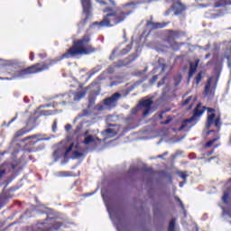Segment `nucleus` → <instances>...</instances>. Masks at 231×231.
Wrapping results in <instances>:
<instances>
[{
    "instance_id": "39448f33",
    "label": "nucleus",
    "mask_w": 231,
    "mask_h": 231,
    "mask_svg": "<svg viewBox=\"0 0 231 231\" xmlns=\"http://www.w3.org/2000/svg\"><path fill=\"white\" fill-rule=\"evenodd\" d=\"M64 226V223L55 220L53 217H47L43 222H38V228L43 231H59Z\"/></svg>"
},
{
    "instance_id": "a878e982",
    "label": "nucleus",
    "mask_w": 231,
    "mask_h": 231,
    "mask_svg": "<svg viewBox=\"0 0 231 231\" xmlns=\"http://www.w3.org/2000/svg\"><path fill=\"white\" fill-rule=\"evenodd\" d=\"M105 133L106 134H110L111 138H113V136L116 134V132L115 131V129H112V128H107L106 130H105Z\"/></svg>"
},
{
    "instance_id": "2eb2a0df",
    "label": "nucleus",
    "mask_w": 231,
    "mask_h": 231,
    "mask_svg": "<svg viewBox=\"0 0 231 231\" xmlns=\"http://www.w3.org/2000/svg\"><path fill=\"white\" fill-rule=\"evenodd\" d=\"M227 185L228 186L224 191V195L222 197V201L224 203H228V199H231V178L229 179Z\"/></svg>"
},
{
    "instance_id": "72a5a7b5",
    "label": "nucleus",
    "mask_w": 231,
    "mask_h": 231,
    "mask_svg": "<svg viewBox=\"0 0 231 231\" xmlns=\"http://www.w3.org/2000/svg\"><path fill=\"white\" fill-rule=\"evenodd\" d=\"M158 80V75L152 76V78L150 79V84H154Z\"/></svg>"
},
{
    "instance_id": "338daca9",
    "label": "nucleus",
    "mask_w": 231,
    "mask_h": 231,
    "mask_svg": "<svg viewBox=\"0 0 231 231\" xmlns=\"http://www.w3.org/2000/svg\"><path fill=\"white\" fill-rule=\"evenodd\" d=\"M42 54H39V57H42Z\"/></svg>"
},
{
    "instance_id": "f257e3e1",
    "label": "nucleus",
    "mask_w": 231,
    "mask_h": 231,
    "mask_svg": "<svg viewBox=\"0 0 231 231\" xmlns=\"http://www.w3.org/2000/svg\"><path fill=\"white\" fill-rule=\"evenodd\" d=\"M91 42V35L85 34L81 39L73 42L72 46L63 53L60 58L55 60H50L49 62L36 63L23 69L15 70L14 65H8L5 67V75L9 78H5L4 80H16V79H26L30 75H37V73H42L64 60V59H71V57H77V55H91L95 53L97 49L93 45L89 44Z\"/></svg>"
},
{
    "instance_id": "bb28decb",
    "label": "nucleus",
    "mask_w": 231,
    "mask_h": 231,
    "mask_svg": "<svg viewBox=\"0 0 231 231\" xmlns=\"http://www.w3.org/2000/svg\"><path fill=\"white\" fill-rule=\"evenodd\" d=\"M178 174L180 178H181V180H183L184 181H187V178H189L187 171H179Z\"/></svg>"
},
{
    "instance_id": "774afa93",
    "label": "nucleus",
    "mask_w": 231,
    "mask_h": 231,
    "mask_svg": "<svg viewBox=\"0 0 231 231\" xmlns=\"http://www.w3.org/2000/svg\"><path fill=\"white\" fill-rule=\"evenodd\" d=\"M214 147H217V145H214Z\"/></svg>"
},
{
    "instance_id": "69168bd1",
    "label": "nucleus",
    "mask_w": 231,
    "mask_h": 231,
    "mask_svg": "<svg viewBox=\"0 0 231 231\" xmlns=\"http://www.w3.org/2000/svg\"><path fill=\"white\" fill-rule=\"evenodd\" d=\"M158 86H162V84H161V83H158Z\"/></svg>"
},
{
    "instance_id": "9d476101",
    "label": "nucleus",
    "mask_w": 231,
    "mask_h": 231,
    "mask_svg": "<svg viewBox=\"0 0 231 231\" xmlns=\"http://www.w3.org/2000/svg\"><path fill=\"white\" fill-rule=\"evenodd\" d=\"M171 10L174 12V15H181L183 12L187 11V5L180 1H175L171 5Z\"/></svg>"
},
{
    "instance_id": "c03bdc74",
    "label": "nucleus",
    "mask_w": 231,
    "mask_h": 231,
    "mask_svg": "<svg viewBox=\"0 0 231 231\" xmlns=\"http://www.w3.org/2000/svg\"><path fill=\"white\" fill-rule=\"evenodd\" d=\"M66 131H69L71 129V125H67L65 126Z\"/></svg>"
},
{
    "instance_id": "473e14b6",
    "label": "nucleus",
    "mask_w": 231,
    "mask_h": 231,
    "mask_svg": "<svg viewBox=\"0 0 231 231\" xmlns=\"http://www.w3.org/2000/svg\"><path fill=\"white\" fill-rule=\"evenodd\" d=\"M210 84H212V78L208 79V83L206 84L205 87V91H208L210 89Z\"/></svg>"
},
{
    "instance_id": "4d7b16f0",
    "label": "nucleus",
    "mask_w": 231,
    "mask_h": 231,
    "mask_svg": "<svg viewBox=\"0 0 231 231\" xmlns=\"http://www.w3.org/2000/svg\"><path fill=\"white\" fill-rule=\"evenodd\" d=\"M111 86H116V82H115V81L112 82V83H111Z\"/></svg>"
},
{
    "instance_id": "412c9836",
    "label": "nucleus",
    "mask_w": 231,
    "mask_h": 231,
    "mask_svg": "<svg viewBox=\"0 0 231 231\" xmlns=\"http://www.w3.org/2000/svg\"><path fill=\"white\" fill-rule=\"evenodd\" d=\"M192 122H196L194 120V117L185 119L184 121H182V124H181L180 127L179 128V131H183V129H185L189 125V124H192Z\"/></svg>"
},
{
    "instance_id": "4468645a",
    "label": "nucleus",
    "mask_w": 231,
    "mask_h": 231,
    "mask_svg": "<svg viewBox=\"0 0 231 231\" xmlns=\"http://www.w3.org/2000/svg\"><path fill=\"white\" fill-rule=\"evenodd\" d=\"M3 167H5V169H3ZM12 169V171H15L17 165L12 163V164H8V163H3L0 168L3 170H0V180H3V178H5V176H6V169Z\"/></svg>"
},
{
    "instance_id": "58836bf2",
    "label": "nucleus",
    "mask_w": 231,
    "mask_h": 231,
    "mask_svg": "<svg viewBox=\"0 0 231 231\" xmlns=\"http://www.w3.org/2000/svg\"><path fill=\"white\" fill-rule=\"evenodd\" d=\"M52 131H53V133H55V131H57V121H54L52 124Z\"/></svg>"
},
{
    "instance_id": "ea45409f",
    "label": "nucleus",
    "mask_w": 231,
    "mask_h": 231,
    "mask_svg": "<svg viewBox=\"0 0 231 231\" xmlns=\"http://www.w3.org/2000/svg\"><path fill=\"white\" fill-rule=\"evenodd\" d=\"M212 154H214V150H211V151L204 153L203 156H212Z\"/></svg>"
},
{
    "instance_id": "dca6fc26",
    "label": "nucleus",
    "mask_w": 231,
    "mask_h": 231,
    "mask_svg": "<svg viewBox=\"0 0 231 231\" xmlns=\"http://www.w3.org/2000/svg\"><path fill=\"white\" fill-rule=\"evenodd\" d=\"M214 8H226V6L231 5V0H213Z\"/></svg>"
},
{
    "instance_id": "6e6d98bb",
    "label": "nucleus",
    "mask_w": 231,
    "mask_h": 231,
    "mask_svg": "<svg viewBox=\"0 0 231 231\" xmlns=\"http://www.w3.org/2000/svg\"><path fill=\"white\" fill-rule=\"evenodd\" d=\"M79 89H83L82 84H80V85L79 86Z\"/></svg>"
},
{
    "instance_id": "a19ab883",
    "label": "nucleus",
    "mask_w": 231,
    "mask_h": 231,
    "mask_svg": "<svg viewBox=\"0 0 231 231\" xmlns=\"http://www.w3.org/2000/svg\"><path fill=\"white\" fill-rule=\"evenodd\" d=\"M42 115H44L45 116H48L50 115H51V112L48 111V110H43L42 112Z\"/></svg>"
},
{
    "instance_id": "f704fd0d",
    "label": "nucleus",
    "mask_w": 231,
    "mask_h": 231,
    "mask_svg": "<svg viewBox=\"0 0 231 231\" xmlns=\"http://www.w3.org/2000/svg\"><path fill=\"white\" fill-rule=\"evenodd\" d=\"M35 138H37V135H31L23 139V142H28V140H34Z\"/></svg>"
},
{
    "instance_id": "c756f323",
    "label": "nucleus",
    "mask_w": 231,
    "mask_h": 231,
    "mask_svg": "<svg viewBox=\"0 0 231 231\" xmlns=\"http://www.w3.org/2000/svg\"><path fill=\"white\" fill-rule=\"evenodd\" d=\"M172 122V117L171 116H167V119L165 121H162L161 124L162 125H167L168 124H171Z\"/></svg>"
},
{
    "instance_id": "4c0bfd02",
    "label": "nucleus",
    "mask_w": 231,
    "mask_h": 231,
    "mask_svg": "<svg viewBox=\"0 0 231 231\" xmlns=\"http://www.w3.org/2000/svg\"><path fill=\"white\" fill-rule=\"evenodd\" d=\"M171 12H172V6H171L170 9L166 10V12L164 13V15H166V16L171 15Z\"/></svg>"
},
{
    "instance_id": "8fccbe9b",
    "label": "nucleus",
    "mask_w": 231,
    "mask_h": 231,
    "mask_svg": "<svg viewBox=\"0 0 231 231\" xmlns=\"http://www.w3.org/2000/svg\"><path fill=\"white\" fill-rule=\"evenodd\" d=\"M93 95H100V90L97 91H92Z\"/></svg>"
},
{
    "instance_id": "ddd939ff",
    "label": "nucleus",
    "mask_w": 231,
    "mask_h": 231,
    "mask_svg": "<svg viewBox=\"0 0 231 231\" xmlns=\"http://www.w3.org/2000/svg\"><path fill=\"white\" fill-rule=\"evenodd\" d=\"M167 26V23H154L152 22V16L150 17V20L146 21V28L148 30H160L162 28H165Z\"/></svg>"
},
{
    "instance_id": "9b49d317",
    "label": "nucleus",
    "mask_w": 231,
    "mask_h": 231,
    "mask_svg": "<svg viewBox=\"0 0 231 231\" xmlns=\"http://www.w3.org/2000/svg\"><path fill=\"white\" fill-rule=\"evenodd\" d=\"M152 103H153L152 99H151V98H148L146 100H142L139 102L138 107H140V109L144 107L143 116H147L149 115V113H151V106H152Z\"/></svg>"
},
{
    "instance_id": "cd10ccee",
    "label": "nucleus",
    "mask_w": 231,
    "mask_h": 231,
    "mask_svg": "<svg viewBox=\"0 0 231 231\" xmlns=\"http://www.w3.org/2000/svg\"><path fill=\"white\" fill-rule=\"evenodd\" d=\"M59 176H60L61 178H68V177L71 176V172L70 171H60Z\"/></svg>"
},
{
    "instance_id": "0eeeda50",
    "label": "nucleus",
    "mask_w": 231,
    "mask_h": 231,
    "mask_svg": "<svg viewBox=\"0 0 231 231\" xmlns=\"http://www.w3.org/2000/svg\"><path fill=\"white\" fill-rule=\"evenodd\" d=\"M93 86H97V83H92L88 87L83 88L82 91H77L72 92L71 94L67 95L68 101L65 102V104H73L74 102H79V100H82L86 97V94L88 93V89H90V88H93Z\"/></svg>"
},
{
    "instance_id": "052dcab7",
    "label": "nucleus",
    "mask_w": 231,
    "mask_h": 231,
    "mask_svg": "<svg viewBox=\"0 0 231 231\" xmlns=\"http://www.w3.org/2000/svg\"><path fill=\"white\" fill-rule=\"evenodd\" d=\"M160 118H161V119L163 118V114H161V115H160Z\"/></svg>"
},
{
    "instance_id": "c85d7f7f",
    "label": "nucleus",
    "mask_w": 231,
    "mask_h": 231,
    "mask_svg": "<svg viewBox=\"0 0 231 231\" xmlns=\"http://www.w3.org/2000/svg\"><path fill=\"white\" fill-rule=\"evenodd\" d=\"M139 109H140V106H138V105H137V106L132 108V109H131V115H132V116H136V115H138Z\"/></svg>"
},
{
    "instance_id": "2f4dec72",
    "label": "nucleus",
    "mask_w": 231,
    "mask_h": 231,
    "mask_svg": "<svg viewBox=\"0 0 231 231\" xmlns=\"http://www.w3.org/2000/svg\"><path fill=\"white\" fill-rule=\"evenodd\" d=\"M71 151H73V144H70L69 147L65 151L63 154L64 158H66V156H68Z\"/></svg>"
},
{
    "instance_id": "864d4df0",
    "label": "nucleus",
    "mask_w": 231,
    "mask_h": 231,
    "mask_svg": "<svg viewBox=\"0 0 231 231\" xmlns=\"http://www.w3.org/2000/svg\"><path fill=\"white\" fill-rule=\"evenodd\" d=\"M183 211V214H184V217H187V210L184 208V210H182Z\"/></svg>"
},
{
    "instance_id": "3c124183",
    "label": "nucleus",
    "mask_w": 231,
    "mask_h": 231,
    "mask_svg": "<svg viewBox=\"0 0 231 231\" xmlns=\"http://www.w3.org/2000/svg\"><path fill=\"white\" fill-rule=\"evenodd\" d=\"M212 133H216V130H209L207 134H210Z\"/></svg>"
},
{
    "instance_id": "bf43d9fd",
    "label": "nucleus",
    "mask_w": 231,
    "mask_h": 231,
    "mask_svg": "<svg viewBox=\"0 0 231 231\" xmlns=\"http://www.w3.org/2000/svg\"><path fill=\"white\" fill-rule=\"evenodd\" d=\"M77 183H79L78 180H76V181L73 183V185L75 186V185H77Z\"/></svg>"
},
{
    "instance_id": "e2e57ef3",
    "label": "nucleus",
    "mask_w": 231,
    "mask_h": 231,
    "mask_svg": "<svg viewBox=\"0 0 231 231\" xmlns=\"http://www.w3.org/2000/svg\"><path fill=\"white\" fill-rule=\"evenodd\" d=\"M188 109H192V104L189 106V107Z\"/></svg>"
},
{
    "instance_id": "393cba45",
    "label": "nucleus",
    "mask_w": 231,
    "mask_h": 231,
    "mask_svg": "<svg viewBox=\"0 0 231 231\" xmlns=\"http://www.w3.org/2000/svg\"><path fill=\"white\" fill-rule=\"evenodd\" d=\"M202 79H203V71H200L198 73V75L195 78L196 84H199V82H201Z\"/></svg>"
},
{
    "instance_id": "aec40b11",
    "label": "nucleus",
    "mask_w": 231,
    "mask_h": 231,
    "mask_svg": "<svg viewBox=\"0 0 231 231\" xmlns=\"http://www.w3.org/2000/svg\"><path fill=\"white\" fill-rule=\"evenodd\" d=\"M10 197L6 194L0 195V208H3L6 203H8Z\"/></svg>"
},
{
    "instance_id": "6ab92c4d",
    "label": "nucleus",
    "mask_w": 231,
    "mask_h": 231,
    "mask_svg": "<svg viewBox=\"0 0 231 231\" xmlns=\"http://www.w3.org/2000/svg\"><path fill=\"white\" fill-rule=\"evenodd\" d=\"M97 141L101 142L98 137L95 138L93 135H88L84 139L83 143H85V145H89V143H95Z\"/></svg>"
},
{
    "instance_id": "a18cd8bd",
    "label": "nucleus",
    "mask_w": 231,
    "mask_h": 231,
    "mask_svg": "<svg viewBox=\"0 0 231 231\" xmlns=\"http://www.w3.org/2000/svg\"><path fill=\"white\" fill-rule=\"evenodd\" d=\"M109 3L112 5V6H116V4L115 3V0H108Z\"/></svg>"
},
{
    "instance_id": "49530a36",
    "label": "nucleus",
    "mask_w": 231,
    "mask_h": 231,
    "mask_svg": "<svg viewBox=\"0 0 231 231\" xmlns=\"http://www.w3.org/2000/svg\"><path fill=\"white\" fill-rule=\"evenodd\" d=\"M175 199H176V202L179 204L182 202L179 197H175Z\"/></svg>"
},
{
    "instance_id": "13d9d810",
    "label": "nucleus",
    "mask_w": 231,
    "mask_h": 231,
    "mask_svg": "<svg viewBox=\"0 0 231 231\" xmlns=\"http://www.w3.org/2000/svg\"><path fill=\"white\" fill-rule=\"evenodd\" d=\"M228 212H229V216H230V217H231V207L229 208Z\"/></svg>"
},
{
    "instance_id": "423d86ee",
    "label": "nucleus",
    "mask_w": 231,
    "mask_h": 231,
    "mask_svg": "<svg viewBox=\"0 0 231 231\" xmlns=\"http://www.w3.org/2000/svg\"><path fill=\"white\" fill-rule=\"evenodd\" d=\"M167 35L165 38L166 42H169L171 44V47L173 50H178L180 48V43H178L176 39H180V37H183L185 35V32L183 31H172V30H168L167 31Z\"/></svg>"
},
{
    "instance_id": "1a4fd4ad",
    "label": "nucleus",
    "mask_w": 231,
    "mask_h": 231,
    "mask_svg": "<svg viewBox=\"0 0 231 231\" xmlns=\"http://www.w3.org/2000/svg\"><path fill=\"white\" fill-rule=\"evenodd\" d=\"M120 98H122V94H120L119 92H116L110 97H106L104 100V104L107 107H116V105L118 104Z\"/></svg>"
},
{
    "instance_id": "6e6552de",
    "label": "nucleus",
    "mask_w": 231,
    "mask_h": 231,
    "mask_svg": "<svg viewBox=\"0 0 231 231\" xmlns=\"http://www.w3.org/2000/svg\"><path fill=\"white\" fill-rule=\"evenodd\" d=\"M132 50L133 43H130L124 48H122V45H119L112 51V53L109 56V60H115L116 57H124V55H127V53H129V51H131Z\"/></svg>"
},
{
    "instance_id": "09e8293b",
    "label": "nucleus",
    "mask_w": 231,
    "mask_h": 231,
    "mask_svg": "<svg viewBox=\"0 0 231 231\" xmlns=\"http://www.w3.org/2000/svg\"><path fill=\"white\" fill-rule=\"evenodd\" d=\"M88 100H89V102H90L91 104H93V102H95V98H93V97H88Z\"/></svg>"
},
{
    "instance_id": "e433bc0d",
    "label": "nucleus",
    "mask_w": 231,
    "mask_h": 231,
    "mask_svg": "<svg viewBox=\"0 0 231 231\" xmlns=\"http://www.w3.org/2000/svg\"><path fill=\"white\" fill-rule=\"evenodd\" d=\"M30 60L33 61L35 59V53H33V51L30 52V56H29Z\"/></svg>"
},
{
    "instance_id": "f03ea898",
    "label": "nucleus",
    "mask_w": 231,
    "mask_h": 231,
    "mask_svg": "<svg viewBox=\"0 0 231 231\" xmlns=\"http://www.w3.org/2000/svg\"><path fill=\"white\" fill-rule=\"evenodd\" d=\"M139 3L129 2L121 7H106L103 9V19L101 22H94L93 26H98V28H113L124 23L136 10V5Z\"/></svg>"
},
{
    "instance_id": "0e129e2a",
    "label": "nucleus",
    "mask_w": 231,
    "mask_h": 231,
    "mask_svg": "<svg viewBox=\"0 0 231 231\" xmlns=\"http://www.w3.org/2000/svg\"><path fill=\"white\" fill-rule=\"evenodd\" d=\"M159 158H163V155H159Z\"/></svg>"
},
{
    "instance_id": "7c9ffc66",
    "label": "nucleus",
    "mask_w": 231,
    "mask_h": 231,
    "mask_svg": "<svg viewBox=\"0 0 231 231\" xmlns=\"http://www.w3.org/2000/svg\"><path fill=\"white\" fill-rule=\"evenodd\" d=\"M192 100V97H188L187 99L181 102V106H189L190 104V101Z\"/></svg>"
},
{
    "instance_id": "603ef678",
    "label": "nucleus",
    "mask_w": 231,
    "mask_h": 231,
    "mask_svg": "<svg viewBox=\"0 0 231 231\" xmlns=\"http://www.w3.org/2000/svg\"><path fill=\"white\" fill-rule=\"evenodd\" d=\"M134 171H136V169H134V168H130L129 172H134Z\"/></svg>"
},
{
    "instance_id": "de8ad7c7",
    "label": "nucleus",
    "mask_w": 231,
    "mask_h": 231,
    "mask_svg": "<svg viewBox=\"0 0 231 231\" xmlns=\"http://www.w3.org/2000/svg\"><path fill=\"white\" fill-rule=\"evenodd\" d=\"M144 171L146 172H152V168H146Z\"/></svg>"
},
{
    "instance_id": "c9c22d12",
    "label": "nucleus",
    "mask_w": 231,
    "mask_h": 231,
    "mask_svg": "<svg viewBox=\"0 0 231 231\" xmlns=\"http://www.w3.org/2000/svg\"><path fill=\"white\" fill-rule=\"evenodd\" d=\"M73 155L76 158H80V156H82V152L75 151V152H73Z\"/></svg>"
},
{
    "instance_id": "f3484780",
    "label": "nucleus",
    "mask_w": 231,
    "mask_h": 231,
    "mask_svg": "<svg viewBox=\"0 0 231 231\" xmlns=\"http://www.w3.org/2000/svg\"><path fill=\"white\" fill-rule=\"evenodd\" d=\"M199 65V60H197L195 63L190 62L189 63V79H192L194 77V73L198 70V66Z\"/></svg>"
},
{
    "instance_id": "79ce46f5",
    "label": "nucleus",
    "mask_w": 231,
    "mask_h": 231,
    "mask_svg": "<svg viewBox=\"0 0 231 231\" xmlns=\"http://www.w3.org/2000/svg\"><path fill=\"white\" fill-rule=\"evenodd\" d=\"M96 1H97V3H99V5H107V2H106L104 0H96Z\"/></svg>"
},
{
    "instance_id": "5701e85b",
    "label": "nucleus",
    "mask_w": 231,
    "mask_h": 231,
    "mask_svg": "<svg viewBox=\"0 0 231 231\" xmlns=\"http://www.w3.org/2000/svg\"><path fill=\"white\" fill-rule=\"evenodd\" d=\"M168 231H176V218H172L170 221Z\"/></svg>"
},
{
    "instance_id": "f8f14e48",
    "label": "nucleus",
    "mask_w": 231,
    "mask_h": 231,
    "mask_svg": "<svg viewBox=\"0 0 231 231\" xmlns=\"http://www.w3.org/2000/svg\"><path fill=\"white\" fill-rule=\"evenodd\" d=\"M81 6L83 8V13L87 15L86 20L89 19L91 16V10H93V4L91 0H80Z\"/></svg>"
},
{
    "instance_id": "b1692460",
    "label": "nucleus",
    "mask_w": 231,
    "mask_h": 231,
    "mask_svg": "<svg viewBox=\"0 0 231 231\" xmlns=\"http://www.w3.org/2000/svg\"><path fill=\"white\" fill-rule=\"evenodd\" d=\"M61 156H63L62 150L57 149V150L54 151L53 157L56 160H59V158H61Z\"/></svg>"
},
{
    "instance_id": "4be33fe9",
    "label": "nucleus",
    "mask_w": 231,
    "mask_h": 231,
    "mask_svg": "<svg viewBox=\"0 0 231 231\" xmlns=\"http://www.w3.org/2000/svg\"><path fill=\"white\" fill-rule=\"evenodd\" d=\"M217 140H219V135H217V137L208 141L204 144V149H210V147H212V145H214V143H216V142H217Z\"/></svg>"
},
{
    "instance_id": "7ed1b4c3",
    "label": "nucleus",
    "mask_w": 231,
    "mask_h": 231,
    "mask_svg": "<svg viewBox=\"0 0 231 231\" xmlns=\"http://www.w3.org/2000/svg\"><path fill=\"white\" fill-rule=\"evenodd\" d=\"M205 111H208L207 129H210L212 125H215L217 131H219L221 129V116H218L216 118V110L212 107L203 106H201V103H199L194 108L193 116L191 117H194V120L196 121V118H199Z\"/></svg>"
},
{
    "instance_id": "680f3d73",
    "label": "nucleus",
    "mask_w": 231,
    "mask_h": 231,
    "mask_svg": "<svg viewBox=\"0 0 231 231\" xmlns=\"http://www.w3.org/2000/svg\"><path fill=\"white\" fill-rule=\"evenodd\" d=\"M225 13H223V11H221L220 12V14H218V15H223Z\"/></svg>"
},
{
    "instance_id": "a211bd4d",
    "label": "nucleus",
    "mask_w": 231,
    "mask_h": 231,
    "mask_svg": "<svg viewBox=\"0 0 231 231\" xmlns=\"http://www.w3.org/2000/svg\"><path fill=\"white\" fill-rule=\"evenodd\" d=\"M32 131V128L28 129L27 127L21 128L18 130L14 135V140H17L18 138H21L24 136V134H28Z\"/></svg>"
},
{
    "instance_id": "20e7f679",
    "label": "nucleus",
    "mask_w": 231,
    "mask_h": 231,
    "mask_svg": "<svg viewBox=\"0 0 231 231\" xmlns=\"http://www.w3.org/2000/svg\"><path fill=\"white\" fill-rule=\"evenodd\" d=\"M136 59H138V52H134L129 55L127 58L115 61L114 63H112V65L108 67L107 73L113 75V73H115V69L129 66V64H133V62H134Z\"/></svg>"
},
{
    "instance_id": "5fc2aeb1",
    "label": "nucleus",
    "mask_w": 231,
    "mask_h": 231,
    "mask_svg": "<svg viewBox=\"0 0 231 231\" xmlns=\"http://www.w3.org/2000/svg\"><path fill=\"white\" fill-rule=\"evenodd\" d=\"M14 121H15V118H13V119L9 122L8 125H10V124H12V122H14Z\"/></svg>"
},
{
    "instance_id": "37998d69",
    "label": "nucleus",
    "mask_w": 231,
    "mask_h": 231,
    "mask_svg": "<svg viewBox=\"0 0 231 231\" xmlns=\"http://www.w3.org/2000/svg\"><path fill=\"white\" fill-rule=\"evenodd\" d=\"M179 205H180L181 210H185V205L183 204V202H180Z\"/></svg>"
}]
</instances>
